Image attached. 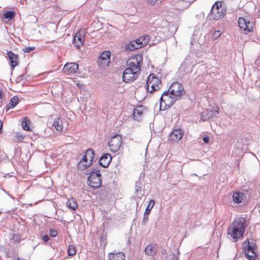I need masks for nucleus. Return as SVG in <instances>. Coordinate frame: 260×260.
<instances>
[{
  "label": "nucleus",
  "mask_w": 260,
  "mask_h": 260,
  "mask_svg": "<svg viewBox=\"0 0 260 260\" xmlns=\"http://www.w3.org/2000/svg\"><path fill=\"white\" fill-rule=\"evenodd\" d=\"M246 226V218L244 217H238L235 219L230 225L228 234L233 238L234 242L243 238Z\"/></svg>",
  "instance_id": "1"
},
{
  "label": "nucleus",
  "mask_w": 260,
  "mask_h": 260,
  "mask_svg": "<svg viewBox=\"0 0 260 260\" xmlns=\"http://www.w3.org/2000/svg\"><path fill=\"white\" fill-rule=\"evenodd\" d=\"M100 170L101 168L97 167L90 171H87L85 173L89 175L87 178V182L90 187L96 188L101 186L102 177Z\"/></svg>",
  "instance_id": "2"
},
{
  "label": "nucleus",
  "mask_w": 260,
  "mask_h": 260,
  "mask_svg": "<svg viewBox=\"0 0 260 260\" xmlns=\"http://www.w3.org/2000/svg\"><path fill=\"white\" fill-rule=\"evenodd\" d=\"M177 98L170 94L169 91H165L159 98V109L165 111L170 108L177 100Z\"/></svg>",
  "instance_id": "3"
},
{
  "label": "nucleus",
  "mask_w": 260,
  "mask_h": 260,
  "mask_svg": "<svg viewBox=\"0 0 260 260\" xmlns=\"http://www.w3.org/2000/svg\"><path fill=\"white\" fill-rule=\"evenodd\" d=\"M161 86V81L156 77L154 74H150L146 80V90L152 93L158 90Z\"/></svg>",
  "instance_id": "4"
},
{
  "label": "nucleus",
  "mask_w": 260,
  "mask_h": 260,
  "mask_svg": "<svg viewBox=\"0 0 260 260\" xmlns=\"http://www.w3.org/2000/svg\"><path fill=\"white\" fill-rule=\"evenodd\" d=\"M126 64L128 66L127 68H133L134 71L141 72V68L143 64L142 54H138L131 56L126 61Z\"/></svg>",
  "instance_id": "5"
},
{
  "label": "nucleus",
  "mask_w": 260,
  "mask_h": 260,
  "mask_svg": "<svg viewBox=\"0 0 260 260\" xmlns=\"http://www.w3.org/2000/svg\"><path fill=\"white\" fill-rule=\"evenodd\" d=\"M167 91L170 94L180 99L182 95L185 94V91L181 84L178 82H173L170 86Z\"/></svg>",
  "instance_id": "6"
},
{
  "label": "nucleus",
  "mask_w": 260,
  "mask_h": 260,
  "mask_svg": "<svg viewBox=\"0 0 260 260\" xmlns=\"http://www.w3.org/2000/svg\"><path fill=\"white\" fill-rule=\"evenodd\" d=\"M108 146L110 150L113 152L118 151L122 144V139L119 134L113 135L108 142Z\"/></svg>",
  "instance_id": "7"
},
{
  "label": "nucleus",
  "mask_w": 260,
  "mask_h": 260,
  "mask_svg": "<svg viewBox=\"0 0 260 260\" xmlns=\"http://www.w3.org/2000/svg\"><path fill=\"white\" fill-rule=\"evenodd\" d=\"M133 68H126L123 72L122 80L125 83H130L135 80L140 74V72L134 71Z\"/></svg>",
  "instance_id": "8"
},
{
  "label": "nucleus",
  "mask_w": 260,
  "mask_h": 260,
  "mask_svg": "<svg viewBox=\"0 0 260 260\" xmlns=\"http://www.w3.org/2000/svg\"><path fill=\"white\" fill-rule=\"evenodd\" d=\"M238 25L244 32H250L253 31L254 23L248 19L240 17L238 19Z\"/></svg>",
  "instance_id": "9"
},
{
  "label": "nucleus",
  "mask_w": 260,
  "mask_h": 260,
  "mask_svg": "<svg viewBox=\"0 0 260 260\" xmlns=\"http://www.w3.org/2000/svg\"><path fill=\"white\" fill-rule=\"evenodd\" d=\"M247 192L244 190L242 192L237 191L234 192L232 198L234 202L236 204H240L247 202L248 199V196Z\"/></svg>",
  "instance_id": "10"
},
{
  "label": "nucleus",
  "mask_w": 260,
  "mask_h": 260,
  "mask_svg": "<svg viewBox=\"0 0 260 260\" xmlns=\"http://www.w3.org/2000/svg\"><path fill=\"white\" fill-rule=\"evenodd\" d=\"M111 53L109 50L102 52L100 55L98 63L101 66L108 67L110 63V59Z\"/></svg>",
  "instance_id": "11"
},
{
  "label": "nucleus",
  "mask_w": 260,
  "mask_h": 260,
  "mask_svg": "<svg viewBox=\"0 0 260 260\" xmlns=\"http://www.w3.org/2000/svg\"><path fill=\"white\" fill-rule=\"evenodd\" d=\"M184 135V131L181 128H175L169 135V141L172 142H177L180 141Z\"/></svg>",
  "instance_id": "12"
},
{
  "label": "nucleus",
  "mask_w": 260,
  "mask_h": 260,
  "mask_svg": "<svg viewBox=\"0 0 260 260\" xmlns=\"http://www.w3.org/2000/svg\"><path fill=\"white\" fill-rule=\"evenodd\" d=\"M7 55L10 62L11 70L13 71L18 65L19 55L17 54L14 53L12 50L7 51Z\"/></svg>",
  "instance_id": "13"
},
{
  "label": "nucleus",
  "mask_w": 260,
  "mask_h": 260,
  "mask_svg": "<svg viewBox=\"0 0 260 260\" xmlns=\"http://www.w3.org/2000/svg\"><path fill=\"white\" fill-rule=\"evenodd\" d=\"M79 65L75 62H67L66 63L63 68V72L67 75L71 74H75L78 70Z\"/></svg>",
  "instance_id": "14"
},
{
  "label": "nucleus",
  "mask_w": 260,
  "mask_h": 260,
  "mask_svg": "<svg viewBox=\"0 0 260 260\" xmlns=\"http://www.w3.org/2000/svg\"><path fill=\"white\" fill-rule=\"evenodd\" d=\"M226 12V9H214V8H211L209 15L213 19L218 20L225 15Z\"/></svg>",
  "instance_id": "15"
},
{
  "label": "nucleus",
  "mask_w": 260,
  "mask_h": 260,
  "mask_svg": "<svg viewBox=\"0 0 260 260\" xmlns=\"http://www.w3.org/2000/svg\"><path fill=\"white\" fill-rule=\"evenodd\" d=\"M189 56H187L183 62L181 63L180 67L179 69L180 72L182 73L183 74L189 73L191 71V68L192 65L189 62Z\"/></svg>",
  "instance_id": "16"
},
{
  "label": "nucleus",
  "mask_w": 260,
  "mask_h": 260,
  "mask_svg": "<svg viewBox=\"0 0 260 260\" xmlns=\"http://www.w3.org/2000/svg\"><path fill=\"white\" fill-rule=\"evenodd\" d=\"M112 160V157L109 153H104L99 159V165L104 168H107Z\"/></svg>",
  "instance_id": "17"
},
{
  "label": "nucleus",
  "mask_w": 260,
  "mask_h": 260,
  "mask_svg": "<svg viewBox=\"0 0 260 260\" xmlns=\"http://www.w3.org/2000/svg\"><path fill=\"white\" fill-rule=\"evenodd\" d=\"M256 244L254 241V242H251L250 243V245H248V247H246V248H244L243 249H242V252L245 256V254H249V252H251L253 254V255H254V257H257L258 254L256 251Z\"/></svg>",
  "instance_id": "18"
},
{
  "label": "nucleus",
  "mask_w": 260,
  "mask_h": 260,
  "mask_svg": "<svg viewBox=\"0 0 260 260\" xmlns=\"http://www.w3.org/2000/svg\"><path fill=\"white\" fill-rule=\"evenodd\" d=\"M84 42V37L81 36L80 34H78V33L76 34L73 39L72 43L76 48L79 49L82 45H83Z\"/></svg>",
  "instance_id": "19"
},
{
  "label": "nucleus",
  "mask_w": 260,
  "mask_h": 260,
  "mask_svg": "<svg viewBox=\"0 0 260 260\" xmlns=\"http://www.w3.org/2000/svg\"><path fill=\"white\" fill-rule=\"evenodd\" d=\"M214 111H212V109H207L201 113L200 119L203 121H206L207 120L216 117V114H214Z\"/></svg>",
  "instance_id": "20"
},
{
  "label": "nucleus",
  "mask_w": 260,
  "mask_h": 260,
  "mask_svg": "<svg viewBox=\"0 0 260 260\" xmlns=\"http://www.w3.org/2000/svg\"><path fill=\"white\" fill-rule=\"evenodd\" d=\"M86 155H87L88 159H89V161L88 162V164H83V166H84L83 169H85L88 168L92 164L95 155L94 152L93 150L91 148H88L86 151Z\"/></svg>",
  "instance_id": "21"
},
{
  "label": "nucleus",
  "mask_w": 260,
  "mask_h": 260,
  "mask_svg": "<svg viewBox=\"0 0 260 260\" xmlns=\"http://www.w3.org/2000/svg\"><path fill=\"white\" fill-rule=\"evenodd\" d=\"M143 114V106H139L134 109L133 116L135 120L140 121Z\"/></svg>",
  "instance_id": "22"
},
{
  "label": "nucleus",
  "mask_w": 260,
  "mask_h": 260,
  "mask_svg": "<svg viewBox=\"0 0 260 260\" xmlns=\"http://www.w3.org/2000/svg\"><path fill=\"white\" fill-rule=\"evenodd\" d=\"M156 244H150L148 245L145 249V253L146 255L153 256L156 253L157 251L155 248Z\"/></svg>",
  "instance_id": "23"
},
{
  "label": "nucleus",
  "mask_w": 260,
  "mask_h": 260,
  "mask_svg": "<svg viewBox=\"0 0 260 260\" xmlns=\"http://www.w3.org/2000/svg\"><path fill=\"white\" fill-rule=\"evenodd\" d=\"M109 256L110 260H124L125 258V254L122 252L110 253Z\"/></svg>",
  "instance_id": "24"
},
{
  "label": "nucleus",
  "mask_w": 260,
  "mask_h": 260,
  "mask_svg": "<svg viewBox=\"0 0 260 260\" xmlns=\"http://www.w3.org/2000/svg\"><path fill=\"white\" fill-rule=\"evenodd\" d=\"M143 179L139 178L137 181H136L135 184V193L137 196H142V186L143 185Z\"/></svg>",
  "instance_id": "25"
},
{
  "label": "nucleus",
  "mask_w": 260,
  "mask_h": 260,
  "mask_svg": "<svg viewBox=\"0 0 260 260\" xmlns=\"http://www.w3.org/2000/svg\"><path fill=\"white\" fill-rule=\"evenodd\" d=\"M31 121L27 117H24L21 119V124L22 128L24 130L27 131H30V124Z\"/></svg>",
  "instance_id": "26"
},
{
  "label": "nucleus",
  "mask_w": 260,
  "mask_h": 260,
  "mask_svg": "<svg viewBox=\"0 0 260 260\" xmlns=\"http://www.w3.org/2000/svg\"><path fill=\"white\" fill-rule=\"evenodd\" d=\"M67 206L72 210H76L78 207L76 199L72 197L69 199L67 202Z\"/></svg>",
  "instance_id": "27"
},
{
  "label": "nucleus",
  "mask_w": 260,
  "mask_h": 260,
  "mask_svg": "<svg viewBox=\"0 0 260 260\" xmlns=\"http://www.w3.org/2000/svg\"><path fill=\"white\" fill-rule=\"evenodd\" d=\"M140 48L139 46H136L133 41H131L128 44H126L124 47L126 51H133Z\"/></svg>",
  "instance_id": "28"
},
{
  "label": "nucleus",
  "mask_w": 260,
  "mask_h": 260,
  "mask_svg": "<svg viewBox=\"0 0 260 260\" xmlns=\"http://www.w3.org/2000/svg\"><path fill=\"white\" fill-rule=\"evenodd\" d=\"M109 189L108 187L102 186V188L99 192V198L102 200L105 199L108 194Z\"/></svg>",
  "instance_id": "29"
},
{
  "label": "nucleus",
  "mask_w": 260,
  "mask_h": 260,
  "mask_svg": "<svg viewBox=\"0 0 260 260\" xmlns=\"http://www.w3.org/2000/svg\"><path fill=\"white\" fill-rule=\"evenodd\" d=\"M15 14H16V13L14 11H12V10L7 11L4 13L3 17V18H5V19L10 21L13 19V18L15 16Z\"/></svg>",
  "instance_id": "30"
},
{
  "label": "nucleus",
  "mask_w": 260,
  "mask_h": 260,
  "mask_svg": "<svg viewBox=\"0 0 260 260\" xmlns=\"http://www.w3.org/2000/svg\"><path fill=\"white\" fill-rule=\"evenodd\" d=\"M53 125L57 131H62L63 124L61 119L58 118L57 119H55L53 122Z\"/></svg>",
  "instance_id": "31"
},
{
  "label": "nucleus",
  "mask_w": 260,
  "mask_h": 260,
  "mask_svg": "<svg viewBox=\"0 0 260 260\" xmlns=\"http://www.w3.org/2000/svg\"><path fill=\"white\" fill-rule=\"evenodd\" d=\"M19 98L17 96L15 95L10 99L9 105L11 108L13 109L17 106Z\"/></svg>",
  "instance_id": "32"
},
{
  "label": "nucleus",
  "mask_w": 260,
  "mask_h": 260,
  "mask_svg": "<svg viewBox=\"0 0 260 260\" xmlns=\"http://www.w3.org/2000/svg\"><path fill=\"white\" fill-rule=\"evenodd\" d=\"M28 77H29V75H26V68H25V73L22 74L19 77H18L16 79V83H19L23 79H25V80H28Z\"/></svg>",
  "instance_id": "33"
},
{
  "label": "nucleus",
  "mask_w": 260,
  "mask_h": 260,
  "mask_svg": "<svg viewBox=\"0 0 260 260\" xmlns=\"http://www.w3.org/2000/svg\"><path fill=\"white\" fill-rule=\"evenodd\" d=\"M68 254L69 256H73L76 253V247L73 245H69L68 248Z\"/></svg>",
  "instance_id": "34"
},
{
  "label": "nucleus",
  "mask_w": 260,
  "mask_h": 260,
  "mask_svg": "<svg viewBox=\"0 0 260 260\" xmlns=\"http://www.w3.org/2000/svg\"><path fill=\"white\" fill-rule=\"evenodd\" d=\"M155 204V202L153 200L151 199L149 201V203L147 206L146 207V208L145 209V213L150 214L151 211V209L153 207L154 205Z\"/></svg>",
  "instance_id": "35"
},
{
  "label": "nucleus",
  "mask_w": 260,
  "mask_h": 260,
  "mask_svg": "<svg viewBox=\"0 0 260 260\" xmlns=\"http://www.w3.org/2000/svg\"><path fill=\"white\" fill-rule=\"evenodd\" d=\"M221 35V32L220 30H217L213 32L212 35V39L213 40H216L218 39Z\"/></svg>",
  "instance_id": "36"
},
{
  "label": "nucleus",
  "mask_w": 260,
  "mask_h": 260,
  "mask_svg": "<svg viewBox=\"0 0 260 260\" xmlns=\"http://www.w3.org/2000/svg\"><path fill=\"white\" fill-rule=\"evenodd\" d=\"M141 42L144 44V46L146 45L149 41V36L148 35H144L139 37Z\"/></svg>",
  "instance_id": "37"
},
{
  "label": "nucleus",
  "mask_w": 260,
  "mask_h": 260,
  "mask_svg": "<svg viewBox=\"0 0 260 260\" xmlns=\"http://www.w3.org/2000/svg\"><path fill=\"white\" fill-rule=\"evenodd\" d=\"M211 8H214V9H216L217 10L218 9H225V8L222 7L221 2L219 1L216 2L212 6Z\"/></svg>",
  "instance_id": "38"
},
{
  "label": "nucleus",
  "mask_w": 260,
  "mask_h": 260,
  "mask_svg": "<svg viewBox=\"0 0 260 260\" xmlns=\"http://www.w3.org/2000/svg\"><path fill=\"white\" fill-rule=\"evenodd\" d=\"M133 41H134V43L135 44L136 46H139L140 48L144 46V44H143V42H141L139 38Z\"/></svg>",
  "instance_id": "39"
},
{
  "label": "nucleus",
  "mask_w": 260,
  "mask_h": 260,
  "mask_svg": "<svg viewBox=\"0 0 260 260\" xmlns=\"http://www.w3.org/2000/svg\"><path fill=\"white\" fill-rule=\"evenodd\" d=\"M12 240L14 242H19L21 241V236L19 234H14Z\"/></svg>",
  "instance_id": "40"
},
{
  "label": "nucleus",
  "mask_w": 260,
  "mask_h": 260,
  "mask_svg": "<svg viewBox=\"0 0 260 260\" xmlns=\"http://www.w3.org/2000/svg\"><path fill=\"white\" fill-rule=\"evenodd\" d=\"M149 215V214L144 212L143 218L142 220V224L143 225H145L146 224V223L148 222Z\"/></svg>",
  "instance_id": "41"
},
{
  "label": "nucleus",
  "mask_w": 260,
  "mask_h": 260,
  "mask_svg": "<svg viewBox=\"0 0 260 260\" xmlns=\"http://www.w3.org/2000/svg\"><path fill=\"white\" fill-rule=\"evenodd\" d=\"M35 49V46H28V47H26L23 48V51L24 52L29 53L31 51L34 50Z\"/></svg>",
  "instance_id": "42"
},
{
  "label": "nucleus",
  "mask_w": 260,
  "mask_h": 260,
  "mask_svg": "<svg viewBox=\"0 0 260 260\" xmlns=\"http://www.w3.org/2000/svg\"><path fill=\"white\" fill-rule=\"evenodd\" d=\"M57 235V232L53 229H50L49 231V235L51 237H55Z\"/></svg>",
  "instance_id": "43"
},
{
  "label": "nucleus",
  "mask_w": 260,
  "mask_h": 260,
  "mask_svg": "<svg viewBox=\"0 0 260 260\" xmlns=\"http://www.w3.org/2000/svg\"><path fill=\"white\" fill-rule=\"evenodd\" d=\"M179 250H177V251L176 252L173 253V257L172 258V260H179Z\"/></svg>",
  "instance_id": "44"
},
{
  "label": "nucleus",
  "mask_w": 260,
  "mask_h": 260,
  "mask_svg": "<svg viewBox=\"0 0 260 260\" xmlns=\"http://www.w3.org/2000/svg\"><path fill=\"white\" fill-rule=\"evenodd\" d=\"M210 138L208 135H205L203 137V141L204 143L208 144L210 142Z\"/></svg>",
  "instance_id": "45"
},
{
  "label": "nucleus",
  "mask_w": 260,
  "mask_h": 260,
  "mask_svg": "<svg viewBox=\"0 0 260 260\" xmlns=\"http://www.w3.org/2000/svg\"><path fill=\"white\" fill-rule=\"evenodd\" d=\"M248 245H250V243L249 242V239L247 238L245 241H244L243 243H242V248L243 249L244 248H246V247H248Z\"/></svg>",
  "instance_id": "46"
},
{
  "label": "nucleus",
  "mask_w": 260,
  "mask_h": 260,
  "mask_svg": "<svg viewBox=\"0 0 260 260\" xmlns=\"http://www.w3.org/2000/svg\"><path fill=\"white\" fill-rule=\"evenodd\" d=\"M25 136L23 135L20 134L19 133L16 134L15 138L18 140L19 141H22L24 140Z\"/></svg>",
  "instance_id": "47"
},
{
  "label": "nucleus",
  "mask_w": 260,
  "mask_h": 260,
  "mask_svg": "<svg viewBox=\"0 0 260 260\" xmlns=\"http://www.w3.org/2000/svg\"><path fill=\"white\" fill-rule=\"evenodd\" d=\"M82 160L83 162H85L86 163L85 164H88V156H87V155H86V151L85 152L84 154L82 157Z\"/></svg>",
  "instance_id": "48"
},
{
  "label": "nucleus",
  "mask_w": 260,
  "mask_h": 260,
  "mask_svg": "<svg viewBox=\"0 0 260 260\" xmlns=\"http://www.w3.org/2000/svg\"><path fill=\"white\" fill-rule=\"evenodd\" d=\"M158 0H147L148 4L151 5H154L155 4L158 5L159 3L158 2Z\"/></svg>",
  "instance_id": "49"
},
{
  "label": "nucleus",
  "mask_w": 260,
  "mask_h": 260,
  "mask_svg": "<svg viewBox=\"0 0 260 260\" xmlns=\"http://www.w3.org/2000/svg\"><path fill=\"white\" fill-rule=\"evenodd\" d=\"M42 240H43V241H44V242H48V241L49 240V239H50V238H49V236H48V235H44V236L42 237Z\"/></svg>",
  "instance_id": "50"
},
{
  "label": "nucleus",
  "mask_w": 260,
  "mask_h": 260,
  "mask_svg": "<svg viewBox=\"0 0 260 260\" xmlns=\"http://www.w3.org/2000/svg\"><path fill=\"white\" fill-rule=\"evenodd\" d=\"M219 108L217 106H216L214 109H212V111H214V112L213 113V114H216V115L219 113Z\"/></svg>",
  "instance_id": "51"
},
{
  "label": "nucleus",
  "mask_w": 260,
  "mask_h": 260,
  "mask_svg": "<svg viewBox=\"0 0 260 260\" xmlns=\"http://www.w3.org/2000/svg\"><path fill=\"white\" fill-rule=\"evenodd\" d=\"M160 253L163 255H166L167 254V250L166 249L164 248L161 250Z\"/></svg>",
  "instance_id": "52"
},
{
  "label": "nucleus",
  "mask_w": 260,
  "mask_h": 260,
  "mask_svg": "<svg viewBox=\"0 0 260 260\" xmlns=\"http://www.w3.org/2000/svg\"><path fill=\"white\" fill-rule=\"evenodd\" d=\"M4 92L2 89H0V100L2 99L4 96Z\"/></svg>",
  "instance_id": "53"
},
{
  "label": "nucleus",
  "mask_w": 260,
  "mask_h": 260,
  "mask_svg": "<svg viewBox=\"0 0 260 260\" xmlns=\"http://www.w3.org/2000/svg\"><path fill=\"white\" fill-rule=\"evenodd\" d=\"M106 238L104 236H102L101 237V242L102 243H104V242L106 241Z\"/></svg>",
  "instance_id": "54"
},
{
  "label": "nucleus",
  "mask_w": 260,
  "mask_h": 260,
  "mask_svg": "<svg viewBox=\"0 0 260 260\" xmlns=\"http://www.w3.org/2000/svg\"><path fill=\"white\" fill-rule=\"evenodd\" d=\"M3 122L0 121V134L2 132Z\"/></svg>",
  "instance_id": "55"
},
{
  "label": "nucleus",
  "mask_w": 260,
  "mask_h": 260,
  "mask_svg": "<svg viewBox=\"0 0 260 260\" xmlns=\"http://www.w3.org/2000/svg\"><path fill=\"white\" fill-rule=\"evenodd\" d=\"M8 196H9L11 198H12V199H14V197H13L12 195H11V194H9V193H8Z\"/></svg>",
  "instance_id": "56"
},
{
  "label": "nucleus",
  "mask_w": 260,
  "mask_h": 260,
  "mask_svg": "<svg viewBox=\"0 0 260 260\" xmlns=\"http://www.w3.org/2000/svg\"><path fill=\"white\" fill-rule=\"evenodd\" d=\"M6 108H7L6 111L7 112L9 110V107L7 106Z\"/></svg>",
  "instance_id": "57"
},
{
  "label": "nucleus",
  "mask_w": 260,
  "mask_h": 260,
  "mask_svg": "<svg viewBox=\"0 0 260 260\" xmlns=\"http://www.w3.org/2000/svg\"><path fill=\"white\" fill-rule=\"evenodd\" d=\"M4 192H5L6 193H7V192L5 190H4Z\"/></svg>",
  "instance_id": "58"
},
{
  "label": "nucleus",
  "mask_w": 260,
  "mask_h": 260,
  "mask_svg": "<svg viewBox=\"0 0 260 260\" xmlns=\"http://www.w3.org/2000/svg\"><path fill=\"white\" fill-rule=\"evenodd\" d=\"M80 162H79L78 164L79 167H80Z\"/></svg>",
  "instance_id": "59"
}]
</instances>
